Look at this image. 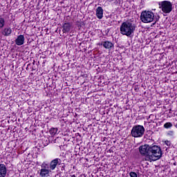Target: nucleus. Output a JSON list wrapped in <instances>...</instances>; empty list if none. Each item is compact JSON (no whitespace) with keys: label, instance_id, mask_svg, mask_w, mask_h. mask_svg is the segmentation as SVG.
<instances>
[{"label":"nucleus","instance_id":"nucleus-1","mask_svg":"<svg viewBox=\"0 0 177 177\" xmlns=\"http://www.w3.org/2000/svg\"><path fill=\"white\" fill-rule=\"evenodd\" d=\"M162 157V151L161 147L158 145L149 146V156L147 157L146 161H157Z\"/></svg>","mask_w":177,"mask_h":177},{"label":"nucleus","instance_id":"nucleus-2","mask_svg":"<svg viewBox=\"0 0 177 177\" xmlns=\"http://www.w3.org/2000/svg\"><path fill=\"white\" fill-rule=\"evenodd\" d=\"M135 30H136V25L128 21L122 23L120 28L122 35H126V37H129L131 34H133Z\"/></svg>","mask_w":177,"mask_h":177},{"label":"nucleus","instance_id":"nucleus-3","mask_svg":"<svg viewBox=\"0 0 177 177\" xmlns=\"http://www.w3.org/2000/svg\"><path fill=\"white\" fill-rule=\"evenodd\" d=\"M154 17V12L150 10H144L140 15V20L142 23L149 24L154 21V23H153L151 26V27H153V26H154L156 23L158 21V19H155Z\"/></svg>","mask_w":177,"mask_h":177},{"label":"nucleus","instance_id":"nucleus-4","mask_svg":"<svg viewBox=\"0 0 177 177\" xmlns=\"http://www.w3.org/2000/svg\"><path fill=\"white\" fill-rule=\"evenodd\" d=\"M158 6L159 9H160L162 13H165V15H169V13L172 12V3L169 1L165 0L162 1H159Z\"/></svg>","mask_w":177,"mask_h":177},{"label":"nucleus","instance_id":"nucleus-5","mask_svg":"<svg viewBox=\"0 0 177 177\" xmlns=\"http://www.w3.org/2000/svg\"><path fill=\"white\" fill-rule=\"evenodd\" d=\"M145 127L142 125L133 126L131 131V135L133 138H142L145 135Z\"/></svg>","mask_w":177,"mask_h":177},{"label":"nucleus","instance_id":"nucleus-6","mask_svg":"<svg viewBox=\"0 0 177 177\" xmlns=\"http://www.w3.org/2000/svg\"><path fill=\"white\" fill-rule=\"evenodd\" d=\"M52 170L49 169V164L43 162L41 165V169L38 171L40 177H49Z\"/></svg>","mask_w":177,"mask_h":177},{"label":"nucleus","instance_id":"nucleus-7","mask_svg":"<svg viewBox=\"0 0 177 177\" xmlns=\"http://www.w3.org/2000/svg\"><path fill=\"white\" fill-rule=\"evenodd\" d=\"M139 151L142 156H144L145 157V161H146L147 157L150 156V145H145L140 146L139 147Z\"/></svg>","mask_w":177,"mask_h":177},{"label":"nucleus","instance_id":"nucleus-8","mask_svg":"<svg viewBox=\"0 0 177 177\" xmlns=\"http://www.w3.org/2000/svg\"><path fill=\"white\" fill-rule=\"evenodd\" d=\"M61 164H62V160L59 158H57L50 161V164L48 165L49 169H50V171H55L57 165H60Z\"/></svg>","mask_w":177,"mask_h":177},{"label":"nucleus","instance_id":"nucleus-9","mask_svg":"<svg viewBox=\"0 0 177 177\" xmlns=\"http://www.w3.org/2000/svg\"><path fill=\"white\" fill-rule=\"evenodd\" d=\"M71 27H73V24L67 21H64L62 24V32L63 34H68L71 31Z\"/></svg>","mask_w":177,"mask_h":177},{"label":"nucleus","instance_id":"nucleus-10","mask_svg":"<svg viewBox=\"0 0 177 177\" xmlns=\"http://www.w3.org/2000/svg\"><path fill=\"white\" fill-rule=\"evenodd\" d=\"M26 41V38L23 35H19L15 39V44L17 46H21V45H24V41Z\"/></svg>","mask_w":177,"mask_h":177},{"label":"nucleus","instance_id":"nucleus-11","mask_svg":"<svg viewBox=\"0 0 177 177\" xmlns=\"http://www.w3.org/2000/svg\"><path fill=\"white\" fill-rule=\"evenodd\" d=\"M1 34L3 37H10L12 35V28L7 26L1 30Z\"/></svg>","mask_w":177,"mask_h":177},{"label":"nucleus","instance_id":"nucleus-12","mask_svg":"<svg viewBox=\"0 0 177 177\" xmlns=\"http://www.w3.org/2000/svg\"><path fill=\"white\" fill-rule=\"evenodd\" d=\"M8 170L6 169V166L4 164H0V177L6 176V174Z\"/></svg>","mask_w":177,"mask_h":177},{"label":"nucleus","instance_id":"nucleus-13","mask_svg":"<svg viewBox=\"0 0 177 177\" xmlns=\"http://www.w3.org/2000/svg\"><path fill=\"white\" fill-rule=\"evenodd\" d=\"M103 47L105 49H109L110 50L112 48H114V44L110 41H103Z\"/></svg>","mask_w":177,"mask_h":177},{"label":"nucleus","instance_id":"nucleus-14","mask_svg":"<svg viewBox=\"0 0 177 177\" xmlns=\"http://www.w3.org/2000/svg\"><path fill=\"white\" fill-rule=\"evenodd\" d=\"M96 17L101 20L103 19V8L102 7H97L96 9Z\"/></svg>","mask_w":177,"mask_h":177},{"label":"nucleus","instance_id":"nucleus-15","mask_svg":"<svg viewBox=\"0 0 177 177\" xmlns=\"http://www.w3.org/2000/svg\"><path fill=\"white\" fill-rule=\"evenodd\" d=\"M57 131H58L57 128L52 127L49 130V133L51 135V136H55V135L57 133Z\"/></svg>","mask_w":177,"mask_h":177},{"label":"nucleus","instance_id":"nucleus-16","mask_svg":"<svg viewBox=\"0 0 177 177\" xmlns=\"http://www.w3.org/2000/svg\"><path fill=\"white\" fill-rule=\"evenodd\" d=\"M6 24V21H5V18L0 17V29L3 28Z\"/></svg>","mask_w":177,"mask_h":177},{"label":"nucleus","instance_id":"nucleus-17","mask_svg":"<svg viewBox=\"0 0 177 177\" xmlns=\"http://www.w3.org/2000/svg\"><path fill=\"white\" fill-rule=\"evenodd\" d=\"M108 2L113 3V5H115L116 6H118L121 3L120 0H108Z\"/></svg>","mask_w":177,"mask_h":177},{"label":"nucleus","instance_id":"nucleus-18","mask_svg":"<svg viewBox=\"0 0 177 177\" xmlns=\"http://www.w3.org/2000/svg\"><path fill=\"white\" fill-rule=\"evenodd\" d=\"M164 128H165V129H168L169 128H172V123L171 122H166L165 124H164Z\"/></svg>","mask_w":177,"mask_h":177},{"label":"nucleus","instance_id":"nucleus-19","mask_svg":"<svg viewBox=\"0 0 177 177\" xmlns=\"http://www.w3.org/2000/svg\"><path fill=\"white\" fill-rule=\"evenodd\" d=\"M130 177H138V174L135 171H131L129 173Z\"/></svg>","mask_w":177,"mask_h":177},{"label":"nucleus","instance_id":"nucleus-20","mask_svg":"<svg viewBox=\"0 0 177 177\" xmlns=\"http://www.w3.org/2000/svg\"><path fill=\"white\" fill-rule=\"evenodd\" d=\"M165 144L169 147L171 146V141L167 140L165 141Z\"/></svg>","mask_w":177,"mask_h":177},{"label":"nucleus","instance_id":"nucleus-21","mask_svg":"<svg viewBox=\"0 0 177 177\" xmlns=\"http://www.w3.org/2000/svg\"><path fill=\"white\" fill-rule=\"evenodd\" d=\"M97 45H99V46H103V42L99 43Z\"/></svg>","mask_w":177,"mask_h":177},{"label":"nucleus","instance_id":"nucleus-22","mask_svg":"<svg viewBox=\"0 0 177 177\" xmlns=\"http://www.w3.org/2000/svg\"><path fill=\"white\" fill-rule=\"evenodd\" d=\"M71 177H77V176H75V174H73L71 176Z\"/></svg>","mask_w":177,"mask_h":177},{"label":"nucleus","instance_id":"nucleus-23","mask_svg":"<svg viewBox=\"0 0 177 177\" xmlns=\"http://www.w3.org/2000/svg\"><path fill=\"white\" fill-rule=\"evenodd\" d=\"M32 64H35V60L33 61Z\"/></svg>","mask_w":177,"mask_h":177},{"label":"nucleus","instance_id":"nucleus-24","mask_svg":"<svg viewBox=\"0 0 177 177\" xmlns=\"http://www.w3.org/2000/svg\"><path fill=\"white\" fill-rule=\"evenodd\" d=\"M67 17H68V18L69 19V20H70V19H71L70 16H68Z\"/></svg>","mask_w":177,"mask_h":177},{"label":"nucleus","instance_id":"nucleus-25","mask_svg":"<svg viewBox=\"0 0 177 177\" xmlns=\"http://www.w3.org/2000/svg\"><path fill=\"white\" fill-rule=\"evenodd\" d=\"M62 171H63V167H62Z\"/></svg>","mask_w":177,"mask_h":177}]
</instances>
